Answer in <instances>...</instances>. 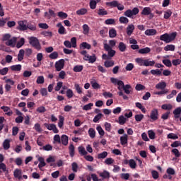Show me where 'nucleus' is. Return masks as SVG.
Segmentation results:
<instances>
[{"instance_id": "72a5a7b5", "label": "nucleus", "mask_w": 181, "mask_h": 181, "mask_svg": "<svg viewBox=\"0 0 181 181\" xmlns=\"http://www.w3.org/2000/svg\"><path fill=\"white\" fill-rule=\"evenodd\" d=\"M98 15H99V16H104L105 15H108V11L104 8H99L98 11Z\"/></svg>"}, {"instance_id": "f03ea898", "label": "nucleus", "mask_w": 181, "mask_h": 181, "mask_svg": "<svg viewBox=\"0 0 181 181\" xmlns=\"http://www.w3.org/2000/svg\"><path fill=\"white\" fill-rule=\"evenodd\" d=\"M177 35V33H172L171 34L165 33L160 36V40H162L165 43H170V42H173V40L176 39Z\"/></svg>"}, {"instance_id": "f257e3e1", "label": "nucleus", "mask_w": 181, "mask_h": 181, "mask_svg": "<svg viewBox=\"0 0 181 181\" xmlns=\"http://www.w3.org/2000/svg\"><path fill=\"white\" fill-rule=\"evenodd\" d=\"M104 49L107 52V54H103L102 55L103 60H111V59L115 56V50L112 49V47L107 43L104 44Z\"/></svg>"}, {"instance_id": "603ef678", "label": "nucleus", "mask_w": 181, "mask_h": 181, "mask_svg": "<svg viewBox=\"0 0 181 181\" xmlns=\"http://www.w3.org/2000/svg\"><path fill=\"white\" fill-rule=\"evenodd\" d=\"M170 16H172V11L168 9L164 12V19H169Z\"/></svg>"}, {"instance_id": "473e14b6", "label": "nucleus", "mask_w": 181, "mask_h": 181, "mask_svg": "<svg viewBox=\"0 0 181 181\" xmlns=\"http://www.w3.org/2000/svg\"><path fill=\"white\" fill-rule=\"evenodd\" d=\"M11 69L13 71H21V70H22V65L21 64L13 65L11 66Z\"/></svg>"}, {"instance_id": "20e7f679", "label": "nucleus", "mask_w": 181, "mask_h": 181, "mask_svg": "<svg viewBox=\"0 0 181 181\" xmlns=\"http://www.w3.org/2000/svg\"><path fill=\"white\" fill-rule=\"evenodd\" d=\"M30 45L34 47V49H36V50H41L42 49V45H40V42H39V40L36 37H30L28 38Z\"/></svg>"}, {"instance_id": "e2e57ef3", "label": "nucleus", "mask_w": 181, "mask_h": 181, "mask_svg": "<svg viewBox=\"0 0 181 181\" xmlns=\"http://www.w3.org/2000/svg\"><path fill=\"white\" fill-rule=\"evenodd\" d=\"M86 13H87L86 8H81L76 11V15H86Z\"/></svg>"}, {"instance_id": "c9c22d12", "label": "nucleus", "mask_w": 181, "mask_h": 181, "mask_svg": "<svg viewBox=\"0 0 181 181\" xmlns=\"http://www.w3.org/2000/svg\"><path fill=\"white\" fill-rule=\"evenodd\" d=\"M173 114L175 115V118H179L181 114V107H177L176 109H175V110L173 111Z\"/></svg>"}, {"instance_id": "f3484780", "label": "nucleus", "mask_w": 181, "mask_h": 181, "mask_svg": "<svg viewBox=\"0 0 181 181\" xmlns=\"http://www.w3.org/2000/svg\"><path fill=\"white\" fill-rule=\"evenodd\" d=\"M134 30H135V26L132 24L129 25L127 28V33L128 36H131V35H132L134 33Z\"/></svg>"}, {"instance_id": "f8f14e48", "label": "nucleus", "mask_w": 181, "mask_h": 181, "mask_svg": "<svg viewBox=\"0 0 181 181\" xmlns=\"http://www.w3.org/2000/svg\"><path fill=\"white\" fill-rule=\"evenodd\" d=\"M17 40L18 38L16 37H13L11 39L10 38L7 42H6V45L15 47V45H16Z\"/></svg>"}, {"instance_id": "a19ab883", "label": "nucleus", "mask_w": 181, "mask_h": 181, "mask_svg": "<svg viewBox=\"0 0 181 181\" xmlns=\"http://www.w3.org/2000/svg\"><path fill=\"white\" fill-rule=\"evenodd\" d=\"M100 176L103 177V179H108L110 177V173L107 170H104L103 173H100Z\"/></svg>"}, {"instance_id": "de8ad7c7", "label": "nucleus", "mask_w": 181, "mask_h": 181, "mask_svg": "<svg viewBox=\"0 0 181 181\" xmlns=\"http://www.w3.org/2000/svg\"><path fill=\"white\" fill-rule=\"evenodd\" d=\"M125 122H127V118H125V117H124V115H121L119 117V124L120 125H124V124H125Z\"/></svg>"}, {"instance_id": "ddd939ff", "label": "nucleus", "mask_w": 181, "mask_h": 181, "mask_svg": "<svg viewBox=\"0 0 181 181\" xmlns=\"http://www.w3.org/2000/svg\"><path fill=\"white\" fill-rule=\"evenodd\" d=\"M29 29L31 32H36L37 30V27L35 23H27V30Z\"/></svg>"}, {"instance_id": "680f3d73", "label": "nucleus", "mask_w": 181, "mask_h": 181, "mask_svg": "<svg viewBox=\"0 0 181 181\" xmlns=\"http://www.w3.org/2000/svg\"><path fill=\"white\" fill-rule=\"evenodd\" d=\"M58 16L59 18H61L62 19H66L67 18V16H69L67 15V13L63 12V11H59L58 12Z\"/></svg>"}, {"instance_id": "c756f323", "label": "nucleus", "mask_w": 181, "mask_h": 181, "mask_svg": "<svg viewBox=\"0 0 181 181\" xmlns=\"http://www.w3.org/2000/svg\"><path fill=\"white\" fill-rule=\"evenodd\" d=\"M78 151L80 155H81V156H86V155H87L88 153L87 151H86V148L83 146H79L78 148Z\"/></svg>"}, {"instance_id": "a18cd8bd", "label": "nucleus", "mask_w": 181, "mask_h": 181, "mask_svg": "<svg viewBox=\"0 0 181 181\" xmlns=\"http://www.w3.org/2000/svg\"><path fill=\"white\" fill-rule=\"evenodd\" d=\"M163 63L166 67H172V62L170 59H163Z\"/></svg>"}, {"instance_id": "39448f33", "label": "nucleus", "mask_w": 181, "mask_h": 181, "mask_svg": "<svg viewBox=\"0 0 181 181\" xmlns=\"http://www.w3.org/2000/svg\"><path fill=\"white\" fill-rule=\"evenodd\" d=\"M18 26L16 28L17 30H20V32H25V30H28V21L23 20L18 21Z\"/></svg>"}, {"instance_id": "8fccbe9b", "label": "nucleus", "mask_w": 181, "mask_h": 181, "mask_svg": "<svg viewBox=\"0 0 181 181\" xmlns=\"http://www.w3.org/2000/svg\"><path fill=\"white\" fill-rule=\"evenodd\" d=\"M88 135L90 138H95V130L93 128H90L88 130Z\"/></svg>"}, {"instance_id": "7c9ffc66", "label": "nucleus", "mask_w": 181, "mask_h": 181, "mask_svg": "<svg viewBox=\"0 0 181 181\" xmlns=\"http://www.w3.org/2000/svg\"><path fill=\"white\" fill-rule=\"evenodd\" d=\"M165 52H175V45H167L164 47Z\"/></svg>"}, {"instance_id": "4d7b16f0", "label": "nucleus", "mask_w": 181, "mask_h": 181, "mask_svg": "<svg viewBox=\"0 0 181 181\" xmlns=\"http://www.w3.org/2000/svg\"><path fill=\"white\" fill-rule=\"evenodd\" d=\"M82 28L84 35H88V33L90 32V27H88V25L84 24Z\"/></svg>"}, {"instance_id": "6e6552de", "label": "nucleus", "mask_w": 181, "mask_h": 181, "mask_svg": "<svg viewBox=\"0 0 181 181\" xmlns=\"http://www.w3.org/2000/svg\"><path fill=\"white\" fill-rule=\"evenodd\" d=\"M158 116L159 112H158V109H153L151 112L150 115H147L148 118H151V119H152L153 121L158 120V119L159 118Z\"/></svg>"}, {"instance_id": "4c0bfd02", "label": "nucleus", "mask_w": 181, "mask_h": 181, "mask_svg": "<svg viewBox=\"0 0 181 181\" xmlns=\"http://www.w3.org/2000/svg\"><path fill=\"white\" fill-rule=\"evenodd\" d=\"M107 156H108V152L103 151L98 154V159H105Z\"/></svg>"}, {"instance_id": "dca6fc26", "label": "nucleus", "mask_w": 181, "mask_h": 181, "mask_svg": "<svg viewBox=\"0 0 181 181\" xmlns=\"http://www.w3.org/2000/svg\"><path fill=\"white\" fill-rule=\"evenodd\" d=\"M156 88L157 90H165V88H166V82H159L158 84L156 85Z\"/></svg>"}, {"instance_id": "c85d7f7f", "label": "nucleus", "mask_w": 181, "mask_h": 181, "mask_svg": "<svg viewBox=\"0 0 181 181\" xmlns=\"http://www.w3.org/2000/svg\"><path fill=\"white\" fill-rule=\"evenodd\" d=\"M118 49L120 52H124L127 50V45L124 42H120L119 43Z\"/></svg>"}, {"instance_id": "0eeeda50", "label": "nucleus", "mask_w": 181, "mask_h": 181, "mask_svg": "<svg viewBox=\"0 0 181 181\" xmlns=\"http://www.w3.org/2000/svg\"><path fill=\"white\" fill-rule=\"evenodd\" d=\"M122 165H129L131 169H135V168H136V162H135L134 159H124L122 161Z\"/></svg>"}, {"instance_id": "f704fd0d", "label": "nucleus", "mask_w": 181, "mask_h": 181, "mask_svg": "<svg viewBox=\"0 0 181 181\" xmlns=\"http://www.w3.org/2000/svg\"><path fill=\"white\" fill-rule=\"evenodd\" d=\"M96 129H97L99 135L100 136V138H103V136H104V135H105V132H104V129H103V127H101V126H98L96 127Z\"/></svg>"}, {"instance_id": "a211bd4d", "label": "nucleus", "mask_w": 181, "mask_h": 181, "mask_svg": "<svg viewBox=\"0 0 181 181\" xmlns=\"http://www.w3.org/2000/svg\"><path fill=\"white\" fill-rule=\"evenodd\" d=\"M3 148L4 151H8L11 148V140L5 139L3 142Z\"/></svg>"}, {"instance_id": "c03bdc74", "label": "nucleus", "mask_w": 181, "mask_h": 181, "mask_svg": "<svg viewBox=\"0 0 181 181\" xmlns=\"http://www.w3.org/2000/svg\"><path fill=\"white\" fill-rule=\"evenodd\" d=\"M110 37H115L117 36V30L114 28H112L109 30Z\"/></svg>"}, {"instance_id": "9d476101", "label": "nucleus", "mask_w": 181, "mask_h": 181, "mask_svg": "<svg viewBox=\"0 0 181 181\" xmlns=\"http://www.w3.org/2000/svg\"><path fill=\"white\" fill-rule=\"evenodd\" d=\"M55 69L57 71H62L64 69V59H62L55 62Z\"/></svg>"}, {"instance_id": "13d9d810", "label": "nucleus", "mask_w": 181, "mask_h": 181, "mask_svg": "<svg viewBox=\"0 0 181 181\" xmlns=\"http://www.w3.org/2000/svg\"><path fill=\"white\" fill-rule=\"evenodd\" d=\"M75 90L78 94H83V90H81V87H80V85L78 83H76L74 85Z\"/></svg>"}, {"instance_id": "5fc2aeb1", "label": "nucleus", "mask_w": 181, "mask_h": 181, "mask_svg": "<svg viewBox=\"0 0 181 181\" xmlns=\"http://www.w3.org/2000/svg\"><path fill=\"white\" fill-rule=\"evenodd\" d=\"M60 138V135L59 134H56L54 136V144L57 143V144H62V141H61Z\"/></svg>"}, {"instance_id": "864d4df0", "label": "nucleus", "mask_w": 181, "mask_h": 181, "mask_svg": "<svg viewBox=\"0 0 181 181\" xmlns=\"http://www.w3.org/2000/svg\"><path fill=\"white\" fill-rule=\"evenodd\" d=\"M94 105L93 103H88L87 105H85L83 107V110L84 111H88L90 110H91V107H93Z\"/></svg>"}, {"instance_id": "e433bc0d", "label": "nucleus", "mask_w": 181, "mask_h": 181, "mask_svg": "<svg viewBox=\"0 0 181 181\" xmlns=\"http://www.w3.org/2000/svg\"><path fill=\"white\" fill-rule=\"evenodd\" d=\"M83 65H76L74 67L73 70L75 73H80L81 71H83Z\"/></svg>"}, {"instance_id": "69168bd1", "label": "nucleus", "mask_w": 181, "mask_h": 181, "mask_svg": "<svg viewBox=\"0 0 181 181\" xmlns=\"http://www.w3.org/2000/svg\"><path fill=\"white\" fill-rule=\"evenodd\" d=\"M71 168L73 172L77 173V170H78V165L77 164V163L74 162L71 163Z\"/></svg>"}, {"instance_id": "7ed1b4c3", "label": "nucleus", "mask_w": 181, "mask_h": 181, "mask_svg": "<svg viewBox=\"0 0 181 181\" xmlns=\"http://www.w3.org/2000/svg\"><path fill=\"white\" fill-rule=\"evenodd\" d=\"M117 86V90H119V91H122L124 90L125 94H131V91L132 90V86H131V85H125L124 84V81H119Z\"/></svg>"}, {"instance_id": "b1692460", "label": "nucleus", "mask_w": 181, "mask_h": 181, "mask_svg": "<svg viewBox=\"0 0 181 181\" xmlns=\"http://www.w3.org/2000/svg\"><path fill=\"white\" fill-rule=\"evenodd\" d=\"M163 71V69H153L151 70V74L153 76H160V74H162V71Z\"/></svg>"}, {"instance_id": "5701e85b", "label": "nucleus", "mask_w": 181, "mask_h": 181, "mask_svg": "<svg viewBox=\"0 0 181 181\" xmlns=\"http://www.w3.org/2000/svg\"><path fill=\"white\" fill-rule=\"evenodd\" d=\"M14 177L17 179H22V170L16 169L13 172Z\"/></svg>"}, {"instance_id": "a878e982", "label": "nucleus", "mask_w": 181, "mask_h": 181, "mask_svg": "<svg viewBox=\"0 0 181 181\" xmlns=\"http://www.w3.org/2000/svg\"><path fill=\"white\" fill-rule=\"evenodd\" d=\"M151 52V48L146 47L145 48H142V49H140L139 50V53L140 54H147V53H150Z\"/></svg>"}, {"instance_id": "1a4fd4ad", "label": "nucleus", "mask_w": 181, "mask_h": 181, "mask_svg": "<svg viewBox=\"0 0 181 181\" xmlns=\"http://www.w3.org/2000/svg\"><path fill=\"white\" fill-rule=\"evenodd\" d=\"M44 126L45 128H47V129H49V131H53L54 134H59V129L56 127V124H49L47 123H45Z\"/></svg>"}, {"instance_id": "cd10ccee", "label": "nucleus", "mask_w": 181, "mask_h": 181, "mask_svg": "<svg viewBox=\"0 0 181 181\" xmlns=\"http://www.w3.org/2000/svg\"><path fill=\"white\" fill-rule=\"evenodd\" d=\"M119 4V3H118V1L114 0L111 2L107 3L106 5H107V6H110L111 8H117V6H118Z\"/></svg>"}, {"instance_id": "aec40b11", "label": "nucleus", "mask_w": 181, "mask_h": 181, "mask_svg": "<svg viewBox=\"0 0 181 181\" xmlns=\"http://www.w3.org/2000/svg\"><path fill=\"white\" fill-rule=\"evenodd\" d=\"M144 33L146 36H154L157 33V31L155 29H148Z\"/></svg>"}, {"instance_id": "774afa93", "label": "nucleus", "mask_w": 181, "mask_h": 181, "mask_svg": "<svg viewBox=\"0 0 181 181\" xmlns=\"http://www.w3.org/2000/svg\"><path fill=\"white\" fill-rule=\"evenodd\" d=\"M115 160L114 159H112V158H106L104 163H105V165H112V163H114Z\"/></svg>"}, {"instance_id": "6e6d98bb", "label": "nucleus", "mask_w": 181, "mask_h": 181, "mask_svg": "<svg viewBox=\"0 0 181 181\" xmlns=\"http://www.w3.org/2000/svg\"><path fill=\"white\" fill-rule=\"evenodd\" d=\"M167 138L168 139H179V136L173 133L168 134Z\"/></svg>"}, {"instance_id": "bb28decb", "label": "nucleus", "mask_w": 181, "mask_h": 181, "mask_svg": "<svg viewBox=\"0 0 181 181\" xmlns=\"http://www.w3.org/2000/svg\"><path fill=\"white\" fill-rule=\"evenodd\" d=\"M151 8L145 7L141 11V15H144V16H148V15H151Z\"/></svg>"}, {"instance_id": "bf43d9fd", "label": "nucleus", "mask_w": 181, "mask_h": 181, "mask_svg": "<svg viewBox=\"0 0 181 181\" xmlns=\"http://www.w3.org/2000/svg\"><path fill=\"white\" fill-rule=\"evenodd\" d=\"M171 152L175 155V158H180V152L177 148H173Z\"/></svg>"}, {"instance_id": "49530a36", "label": "nucleus", "mask_w": 181, "mask_h": 181, "mask_svg": "<svg viewBox=\"0 0 181 181\" xmlns=\"http://www.w3.org/2000/svg\"><path fill=\"white\" fill-rule=\"evenodd\" d=\"M173 107L172 106L171 104H164L162 105L161 108L162 110H167L168 111H170Z\"/></svg>"}, {"instance_id": "37998d69", "label": "nucleus", "mask_w": 181, "mask_h": 181, "mask_svg": "<svg viewBox=\"0 0 181 181\" xmlns=\"http://www.w3.org/2000/svg\"><path fill=\"white\" fill-rule=\"evenodd\" d=\"M119 21L121 23H124V25H127V23H128V22H129V20L127 17L122 16L119 18Z\"/></svg>"}, {"instance_id": "052dcab7", "label": "nucleus", "mask_w": 181, "mask_h": 181, "mask_svg": "<svg viewBox=\"0 0 181 181\" xmlns=\"http://www.w3.org/2000/svg\"><path fill=\"white\" fill-rule=\"evenodd\" d=\"M74 95V93H73V90L67 89V90H66V97L68 98H73Z\"/></svg>"}, {"instance_id": "58836bf2", "label": "nucleus", "mask_w": 181, "mask_h": 181, "mask_svg": "<svg viewBox=\"0 0 181 181\" xmlns=\"http://www.w3.org/2000/svg\"><path fill=\"white\" fill-rule=\"evenodd\" d=\"M59 122H58L59 128H63V125H64V117L59 115Z\"/></svg>"}, {"instance_id": "3c124183", "label": "nucleus", "mask_w": 181, "mask_h": 181, "mask_svg": "<svg viewBox=\"0 0 181 181\" xmlns=\"http://www.w3.org/2000/svg\"><path fill=\"white\" fill-rule=\"evenodd\" d=\"M81 47H83V49H88V50H90L91 49V45L86 42H83L81 44Z\"/></svg>"}, {"instance_id": "2eb2a0df", "label": "nucleus", "mask_w": 181, "mask_h": 181, "mask_svg": "<svg viewBox=\"0 0 181 181\" xmlns=\"http://www.w3.org/2000/svg\"><path fill=\"white\" fill-rule=\"evenodd\" d=\"M121 145H128V134H124L120 137Z\"/></svg>"}, {"instance_id": "412c9836", "label": "nucleus", "mask_w": 181, "mask_h": 181, "mask_svg": "<svg viewBox=\"0 0 181 181\" xmlns=\"http://www.w3.org/2000/svg\"><path fill=\"white\" fill-rule=\"evenodd\" d=\"M17 57L18 62H22L25 57V49H20Z\"/></svg>"}, {"instance_id": "79ce46f5", "label": "nucleus", "mask_w": 181, "mask_h": 181, "mask_svg": "<svg viewBox=\"0 0 181 181\" xmlns=\"http://www.w3.org/2000/svg\"><path fill=\"white\" fill-rule=\"evenodd\" d=\"M23 45H25V38L22 37L16 44L17 49H21Z\"/></svg>"}, {"instance_id": "0e129e2a", "label": "nucleus", "mask_w": 181, "mask_h": 181, "mask_svg": "<svg viewBox=\"0 0 181 181\" xmlns=\"http://www.w3.org/2000/svg\"><path fill=\"white\" fill-rule=\"evenodd\" d=\"M134 118L137 122H141L142 119H144V115L140 114V115H136L134 116Z\"/></svg>"}, {"instance_id": "4be33fe9", "label": "nucleus", "mask_w": 181, "mask_h": 181, "mask_svg": "<svg viewBox=\"0 0 181 181\" xmlns=\"http://www.w3.org/2000/svg\"><path fill=\"white\" fill-rule=\"evenodd\" d=\"M114 64H115V63L113 60L106 59V61L104 62V66L107 68L112 67L114 66Z\"/></svg>"}, {"instance_id": "9b49d317", "label": "nucleus", "mask_w": 181, "mask_h": 181, "mask_svg": "<svg viewBox=\"0 0 181 181\" xmlns=\"http://www.w3.org/2000/svg\"><path fill=\"white\" fill-rule=\"evenodd\" d=\"M83 60L88 62V63H95L97 61V57H95V54H94L93 55L88 54L83 57Z\"/></svg>"}, {"instance_id": "4468645a", "label": "nucleus", "mask_w": 181, "mask_h": 181, "mask_svg": "<svg viewBox=\"0 0 181 181\" xmlns=\"http://www.w3.org/2000/svg\"><path fill=\"white\" fill-rule=\"evenodd\" d=\"M61 144L64 145V146H67L69 145V136L66 134H63L61 136Z\"/></svg>"}, {"instance_id": "338daca9", "label": "nucleus", "mask_w": 181, "mask_h": 181, "mask_svg": "<svg viewBox=\"0 0 181 181\" xmlns=\"http://www.w3.org/2000/svg\"><path fill=\"white\" fill-rule=\"evenodd\" d=\"M105 23L106 25H115V20L114 18H109V19L105 20Z\"/></svg>"}, {"instance_id": "6ab92c4d", "label": "nucleus", "mask_w": 181, "mask_h": 181, "mask_svg": "<svg viewBox=\"0 0 181 181\" xmlns=\"http://www.w3.org/2000/svg\"><path fill=\"white\" fill-rule=\"evenodd\" d=\"M69 156H71V158H74L76 148L74 147V145H73V144H71L69 145Z\"/></svg>"}, {"instance_id": "393cba45", "label": "nucleus", "mask_w": 181, "mask_h": 181, "mask_svg": "<svg viewBox=\"0 0 181 181\" xmlns=\"http://www.w3.org/2000/svg\"><path fill=\"white\" fill-rule=\"evenodd\" d=\"M98 2H100V0H91L89 4L90 9H95Z\"/></svg>"}, {"instance_id": "2f4dec72", "label": "nucleus", "mask_w": 181, "mask_h": 181, "mask_svg": "<svg viewBox=\"0 0 181 181\" xmlns=\"http://www.w3.org/2000/svg\"><path fill=\"white\" fill-rule=\"evenodd\" d=\"M144 66L146 67H148L149 66H155V61H150L149 59H144Z\"/></svg>"}, {"instance_id": "09e8293b", "label": "nucleus", "mask_w": 181, "mask_h": 181, "mask_svg": "<svg viewBox=\"0 0 181 181\" xmlns=\"http://www.w3.org/2000/svg\"><path fill=\"white\" fill-rule=\"evenodd\" d=\"M49 57L52 60H56V59L59 57V53H57V52H54L49 55Z\"/></svg>"}, {"instance_id": "ea45409f", "label": "nucleus", "mask_w": 181, "mask_h": 181, "mask_svg": "<svg viewBox=\"0 0 181 181\" xmlns=\"http://www.w3.org/2000/svg\"><path fill=\"white\" fill-rule=\"evenodd\" d=\"M57 26H60L58 30V33H59V35H64V33H66V28H64L63 25H62V23H58Z\"/></svg>"}, {"instance_id": "423d86ee", "label": "nucleus", "mask_w": 181, "mask_h": 181, "mask_svg": "<svg viewBox=\"0 0 181 181\" xmlns=\"http://www.w3.org/2000/svg\"><path fill=\"white\" fill-rule=\"evenodd\" d=\"M139 13V8L135 7L132 10L128 9L124 12V16H127V18H132L134 15H138Z\"/></svg>"}]
</instances>
